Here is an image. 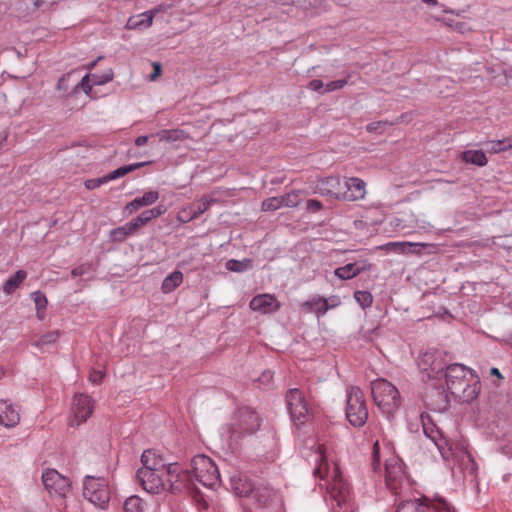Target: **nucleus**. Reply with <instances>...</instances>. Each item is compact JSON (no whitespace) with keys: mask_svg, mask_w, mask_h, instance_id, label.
Instances as JSON below:
<instances>
[{"mask_svg":"<svg viewBox=\"0 0 512 512\" xmlns=\"http://www.w3.org/2000/svg\"><path fill=\"white\" fill-rule=\"evenodd\" d=\"M372 465H373V469H374V471H376V470H377V468H378V466L380 465V462L378 463L377 461H375V460L373 459V463H372Z\"/></svg>","mask_w":512,"mask_h":512,"instance_id":"obj_60","label":"nucleus"},{"mask_svg":"<svg viewBox=\"0 0 512 512\" xmlns=\"http://www.w3.org/2000/svg\"><path fill=\"white\" fill-rule=\"evenodd\" d=\"M420 418H421V423H422V427H423V432L426 435V437L431 439L437 446H439L437 439H438V436H441V432H440L439 428L436 426V424L434 423L431 416L427 413H422Z\"/></svg>","mask_w":512,"mask_h":512,"instance_id":"obj_26","label":"nucleus"},{"mask_svg":"<svg viewBox=\"0 0 512 512\" xmlns=\"http://www.w3.org/2000/svg\"><path fill=\"white\" fill-rule=\"evenodd\" d=\"M443 378L446 389L461 402L472 403L481 392V381L477 373L461 363H450Z\"/></svg>","mask_w":512,"mask_h":512,"instance_id":"obj_1","label":"nucleus"},{"mask_svg":"<svg viewBox=\"0 0 512 512\" xmlns=\"http://www.w3.org/2000/svg\"><path fill=\"white\" fill-rule=\"evenodd\" d=\"M158 192L156 191H149L146 192L142 197H137L131 202H129L126 207L125 211L129 212V214L139 210L142 207L149 206L156 202L158 199Z\"/></svg>","mask_w":512,"mask_h":512,"instance_id":"obj_24","label":"nucleus"},{"mask_svg":"<svg viewBox=\"0 0 512 512\" xmlns=\"http://www.w3.org/2000/svg\"><path fill=\"white\" fill-rule=\"evenodd\" d=\"M201 485L207 488H214L220 482V474L218 468H213L209 473L197 475V479Z\"/></svg>","mask_w":512,"mask_h":512,"instance_id":"obj_33","label":"nucleus"},{"mask_svg":"<svg viewBox=\"0 0 512 512\" xmlns=\"http://www.w3.org/2000/svg\"><path fill=\"white\" fill-rule=\"evenodd\" d=\"M454 512L451 504L441 496L433 499L422 496L419 499L405 500L398 504L396 512Z\"/></svg>","mask_w":512,"mask_h":512,"instance_id":"obj_7","label":"nucleus"},{"mask_svg":"<svg viewBox=\"0 0 512 512\" xmlns=\"http://www.w3.org/2000/svg\"><path fill=\"white\" fill-rule=\"evenodd\" d=\"M42 482L52 496L65 497L70 491V481L55 469H47L42 474Z\"/></svg>","mask_w":512,"mask_h":512,"instance_id":"obj_12","label":"nucleus"},{"mask_svg":"<svg viewBox=\"0 0 512 512\" xmlns=\"http://www.w3.org/2000/svg\"><path fill=\"white\" fill-rule=\"evenodd\" d=\"M386 249L405 254H430L436 251L437 246L429 243H411V242H390L385 245Z\"/></svg>","mask_w":512,"mask_h":512,"instance_id":"obj_15","label":"nucleus"},{"mask_svg":"<svg viewBox=\"0 0 512 512\" xmlns=\"http://www.w3.org/2000/svg\"><path fill=\"white\" fill-rule=\"evenodd\" d=\"M69 77H70V73H67L59 79L58 84H57L58 90H66L67 89V82H68Z\"/></svg>","mask_w":512,"mask_h":512,"instance_id":"obj_54","label":"nucleus"},{"mask_svg":"<svg viewBox=\"0 0 512 512\" xmlns=\"http://www.w3.org/2000/svg\"><path fill=\"white\" fill-rule=\"evenodd\" d=\"M348 78H349V76L347 78L334 80V81H331V82L325 84L324 90L322 91V93H329V92H333V91L342 89L343 87H345L348 84Z\"/></svg>","mask_w":512,"mask_h":512,"instance_id":"obj_46","label":"nucleus"},{"mask_svg":"<svg viewBox=\"0 0 512 512\" xmlns=\"http://www.w3.org/2000/svg\"><path fill=\"white\" fill-rule=\"evenodd\" d=\"M371 267L372 265L368 260H362L338 267L335 269L334 274L341 280H350L362 272L370 271Z\"/></svg>","mask_w":512,"mask_h":512,"instance_id":"obj_18","label":"nucleus"},{"mask_svg":"<svg viewBox=\"0 0 512 512\" xmlns=\"http://www.w3.org/2000/svg\"><path fill=\"white\" fill-rule=\"evenodd\" d=\"M281 207L282 206L279 196L267 198L262 202L261 205V209L263 211H276Z\"/></svg>","mask_w":512,"mask_h":512,"instance_id":"obj_45","label":"nucleus"},{"mask_svg":"<svg viewBox=\"0 0 512 512\" xmlns=\"http://www.w3.org/2000/svg\"><path fill=\"white\" fill-rule=\"evenodd\" d=\"M226 268L233 272H244L253 268V260L250 258L243 260L230 259L226 262Z\"/></svg>","mask_w":512,"mask_h":512,"instance_id":"obj_34","label":"nucleus"},{"mask_svg":"<svg viewBox=\"0 0 512 512\" xmlns=\"http://www.w3.org/2000/svg\"><path fill=\"white\" fill-rule=\"evenodd\" d=\"M142 467H149L151 471L158 473L160 459L155 450H145L141 456Z\"/></svg>","mask_w":512,"mask_h":512,"instance_id":"obj_32","label":"nucleus"},{"mask_svg":"<svg viewBox=\"0 0 512 512\" xmlns=\"http://www.w3.org/2000/svg\"><path fill=\"white\" fill-rule=\"evenodd\" d=\"M286 404L291 420L296 426L304 425L310 418V408L298 388L289 389L286 392Z\"/></svg>","mask_w":512,"mask_h":512,"instance_id":"obj_9","label":"nucleus"},{"mask_svg":"<svg viewBox=\"0 0 512 512\" xmlns=\"http://www.w3.org/2000/svg\"><path fill=\"white\" fill-rule=\"evenodd\" d=\"M372 457L374 458L375 461H377L379 463V457H380V446H379V442L376 441L374 444H373V449H372Z\"/></svg>","mask_w":512,"mask_h":512,"instance_id":"obj_57","label":"nucleus"},{"mask_svg":"<svg viewBox=\"0 0 512 512\" xmlns=\"http://www.w3.org/2000/svg\"><path fill=\"white\" fill-rule=\"evenodd\" d=\"M183 282V274L175 270L162 280V292L168 293L180 286Z\"/></svg>","mask_w":512,"mask_h":512,"instance_id":"obj_30","label":"nucleus"},{"mask_svg":"<svg viewBox=\"0 0 512 512\" xmlns=\"http://www.w3.org/2000/svg\"><path fill=\"white\" fill-rule=\"evenodd\" d=\"M194 209L193 207L190 205L189 207L183 209L182 211H180L178 213V219L180 222L182 223H187L193 219L196 218L195 216V213H194Z\"/></svg>","mask_w":512,"mask_h":512,"instance_id":"obj_47","label":"nucleus"},{"mask_svg":"<svg viewBox=\"0 0 512 512\" xmlns=\"http://www.w3.org/2000/svg\"><path fill=\"white\" fill-rule=\"evenodd\" d=\"M149 139H155L154 136H139L138 138H136L135 140V145L138 146V147H141L143 145H145Z\"/></svg>","mask_w":512,"mask_h":512,"instance_id":"obj_56","label":"nucleus"},{"mask_svg":"<svg viewBox=\"0 0 512 512\" xmlns=\"http://www.w3.org/2000/svg\"><path fill=\"white\" fill-rule=\"evenodd\" d=\"M84 497L100 509H107L110 501V491L105 478L87 476L83 487Z\"/></svg>","mask_w":512,"mask_h":512,"instance_id":"obj_8","label":"nucleus"},{"mask_svg":"<svg viewBox=\"0 0 512 512\" xmlns=\"http://www.w3.org/2000/svg\"><path fill=\"white\" fill-rule=\"evenodd\" d=\"M231 489L240 497H248L254 492V483L247 476L241 473L230 477Z\"/></svg>","mask_w":512,"mask_h":512,"instance_id":"obj_22","label":"nucleus"},{"mask_svg":"<svg viewBox=\"0 0 512 512\" xmlns=\"http://www.w3.org/2000/svg\"><path fill=\"white\" fill-rule=\"evenodd\" d=\"M86 272H87L86 266L85 265H80V266L75 267L74 269H72L71 275L73 277H78V276H82Z\"/></svg>","mask_w":512,"mask_h":512,"instance_id":"obj_55","label":"nucleus"},{"mask_svg":"<svg viewBox=\"0 0 512 512\" xmlns=\"http://www.w3.org/2000/svg\"><path fill=\"white\" fill-rule=\"evenodd\" d=\"M153 14L152 12H144L137 16H132L127 21V27L129 29H142L147 28L152 24Z\"/></svg>","mask_w":512,"mask_h":512,"instance_id":"obj_29","label":"nucleus"},{"mask_svg":"<svg viewBox=\"0 0 512 512\" xmlns=\"http://www.w3.org/2000/svg\"><path fill=\"white\" fill-rule=\"evenodd\" d=\"M216 200L215 199H201L199 201H197L196 203H193L191 204V206L193 207L194 209V213H195V216L196 218L199 217L201 214H203L204 212H206L212 203H215Z\"/></svg>","mask_w":512,"mask_h":512,"instance_id":"obj_43","label":"nucleus"},{"mask_svg":"<svg viewBox=\"0 0 512 512\" xmlns=\"http://www.w3.org/2000/svg\"><path fill=\"white\" fill-rule=\"evenodd\" d=\"M386 471H387V474L388 476L387 477H390V472H389V468L386 466Z\"/></svg>","mask_w":512,"mask_h":512,"instance_id":"obj_64","label":"nucleus"},{"mask_svg":"<svg viewBox=\"0 0 512 512\" xmlns=\"http://www.w3.org/2000/svg\"><path fill=\"white\" fill-rule=\"evenodd\" d=\"M158 215H160V208L158 207L145 211L137 218L126 223L125 225L113 229L110 233V236L113 241L122 242L128 236L135 234L142 226L147 224L152 218H155Z\"/></svg>","mask_w":512,"mask_h":512,"instance_id":"obj_11","label":"nucleus"},{"mask_svg":"<svg viewBox=\"0 0 512 512\" xmlns=\"http://www.w3.org/2000/svg\"><path fill=\"white\" fill-rule=\"evenodd\" d=\"M345 186L343 200L355 201L364 197L366 191L363 180L356 177L345 179Z\"/></svg>","mask_w":512,"mask_h":512,"instance_id":"obj_20","label":"nucleus"},{"mask_svg":"<svg viewBox=\"0 0 512 512\" xmlns=\"http://www.w3.org/2000/svg\"><path fill=\"white\" fill-rule=\"evenodd\" d=\"M41 4H42V3H41L39 0H36V2H35V6H36V7H40V6H41Z\"/></svg>","mask_w":512,"mask_h":512,"instance_id":"obj_63","label":"nucleus"},{"mask_svg":"<svg viewBox=\"0 0 512 512\" xmlns=\"http://www.w3.org/2000/svg\"><path fill=\"white\" fill-rule=\"evenodd\" d=\"M125 512H143L142 500L138 496H130L124 503Z\"/></svg>","mask_w":512,"mask_h":512,"instance_id":"obj_40","label":"nucleus"},{"mask_svg":"<svg viewBox=\"0 0 512 512\" xmlns=\"http://www.w3.org/2000/svg\"><path fill=\"white\" fill-rule=\"evenodd\" d=\"M93 85L94 84H92V82H91L90 74H87L82 78L81 82L76 85L75 90H77L79 87H81V89L84 91V93L89 95L91 93Z\"/></svg>","mask_w":512,"mask_h":512,"instance_id":"obj_48","label":"nucleus"},{"mask_svg":"<svg viewBox=\"0 0 512 512\" xmlns=\"http://www.w3.org/2000/svg\"><path fill=\"white\" fill-rule=\"evenodd\" d=\"M150 65L153 67V72L149 76V80L154 81L160 75V63L151 62Z\"/></svg>","mask_w":512,"mask_h":512,"instance_id":"obj_53","label":"nucleus"},{"mask_svg":"<svg viewBox=\"0 0 512 512\" xmlns=\"http://www.w3.org/2000/svg\"><path fill=\"white\" fill-rule=\"evenodd\" d=\"M114 73L112 69L106 70L102 74H90L91 82L94 85H103L112 81Z\"/></svg>","mask_w":512,"mask_h":512,"instance_id":"obj_42","label":"nucleus"},{"mask_svg":"<svg viewBox=\"0 0 512 512\" xmlns=\"http://www.w3.org/2000/svg\"><path fill=\"white\" fill-rule=\"evenodd\" d=\"M26 277L27 273L24 270H18L14 275L9 277L3 284L4 293L12 294L26 279Z\"/></svg>","mask_w":512,"mask_h":512,"instance_id":"obj_31","label":"nucleus"},{"mask_svg":"<svg viewBox=\"0 0 512 512\" xmlns=\"http://www.w3.org/2000/svg\"><path fill=\"white\" fill-rule=\"evenodd\" d=\"M345 179H341L340 176L324 177L316 185L317 192L322 196L343 200Z\"/></svg>","mask_w":512,"mask_h":512,"instance_id":"obj_13","label":"nucleus"},{"mask_svg":"<svg viewBox=\"0 0 512 512\" xmlns=\"http://www.w3.org/2000/svg\"><path fill=\"white\" fill-rule=\"evenodd\" d=\"M165 469L166 479L162 480V490H167L171 494H180L192 485V473L190 470L183 469L177 462H163L162 470Z\"/></svg>","mask_w":512,"mask_h":512,"instance_id":"obj_6","label":"nucleus"},{"mask_svg":"<svg viewBox=\"0 0 512 512\" xmlns=\"http://www.w3.org/2000/svg\"><path fill=\"white\" fill-rule=\"evenodd\" d=\"M188 137L189 134L182 129L162 130V141L167 143L186 140Z\"/></svg>","mask_w":512,"mask_h":512,"instance_id":"obj_35","label":"nucleus"},{"mask_svg":"<svg viewBox=\"0 0 512 512\" xmlns=\"http://www.w3.org/2000/svg\"><path fill=\"white\" fill-rule=\"evenodd\" d=\"M333 306L334 305H332V307ZM301 307L305 312H315L318 316L324 315L331 308L327 300L323 297L312 298L305 301L302 303Z\"/></svg>","mask_w":512,"mask_h":512,"instance_id":"obj_25","label":"nucleus"},{"mask_svg":"<svg viewBox=\"0 0 512 512\" xmlns=\"http://www.w3.org/2000/svg\"><path fill=\"white\" fill-rule=\"evenodd\" d=\"M293 4H298V5H303L304 2H302L301 0H291Z\"/></svg>","mask_w":512,"mask_h":512,"instance_id":"obj_62","label":"nucleus"},{"mask_svg":"<svg viewBox=\"0 0 512 512\" xmlns=\"http://www.w3.org/2000/svg\"><path fill=\"white\" fill-rule=\"evenodd\" d=\"M509 149H512V139H502L491 142V151L494 153L504 152Z\"/></svg>","mask_w":512,"mask_h":512,"instance_id":"obj_44","label":"nucleus"},{"mask_svg":"<svg viewBox=\"0 0 512 512\" xmlns=\"http://www.w3.org/2000/svg\"><path fill=\"white\" fill-rule=\"evenodd\" d=\"M371 393L380 411L388 418L393 417L401 404L398 389L385 379H377L371 382Z\"/></svg>","mask_w":512,"mask_h":512,"instance_id":"obj_3","label":"nucleus"},{"mask_svg":"<svg viewBox=\"0 0 512 512\" xmlns=\"http://www.w3.org/2000/svg\"><path fill=\"white\" fill-rule=\"evenodd\" d=\"M262 418L248 406L239 407L235 412V421L227 426L229 439L238 443L247 436L255 434L261 427Z\"/></svg>","mask_w":512,"mask_h":512,"instance_id":"obj_2","label":"nucleus"},{"mask_svg":"<svg viewBox=\"0 0 512 512\" xmlns=\"http://www.w3.org/2000/svg\"><path fill=\"white\" fill-rule=\"evenodd\" d=\"M448 363L445 362L443 358V353L438 351L436 361L429 367L427 371L428 380L432 378H443V374L446 372V367H448Z\"/></svg>","mask_w":512,"mask_h":512,"instance_id":"obj_28","label":"nucleus"},{"mask_svg":"<svg viewBox=\"0 0 512 512\" xmlns=\"http://www.w3.org/2000/svg\"><path fill=\"white\" fill-rule=\"evenodd\" d=\"M137 479L142 488L150 494H158L160 490V476L151 471L149 467H141L137 471Z\"/></svg>","mask_w":512,"mask_h":512,"instance_id":"obj_17","label":"nucleus"},{"mask_svg":"<svg viewBox=\"0 0 512 512\" xmlns=\"http://www.w3.org/2000/svg\"><path fill=\"white\" fill-rule=\"evenodd\" d=\"M250 308L261 313L275 312L280 308V304L274 295H257L250 301Z\"/></svg>","mask_w":512,"mask_h":512,"instance_id":"obj_19","label":"nucleus"},{"mask_svg":"<svg viewBox=\"0 0 512 512\" xmlns=\"http://www.w3.org/2000/svg\"><path fill=\"white\" fill-rule=\"evenodd\" d=\"M192 482L197 479V475L209 473L213 468H218L213 460L206 455H196L191 460Z\"/></svg>","mask_w":512,"mask_h":512,"instance_id":"obj_23","label":"nucleus"},{"mask_svg":"<svg viewBox=\"0 0 512 512\" xmlns=\"http://www.w3.org/2000/svg\"><path fill=\"white\" fill-rule=\"evenodd\" d=\"M162 22H165V26L162 25V34H165L167 38L183 32L188 27L186 21L180 14L173 12L168 13L163 8Z\"/></svg>","mask_w":512,"mask_h":512,"instance_id":"obj_16","label":"nucleus"},{"mask_svg":"<svg viewBox=\"0 0 512 512\" xmlns=\"http://www.w3.org/2000/svg\"><path fill=\"white\" fill-rule=\"evenodd\" d=\"M20 422L19 411L8 401L0 400V424L7 427H15Z\"/></svg>","mask_w":512,"mask_h":512,"instance_id":"obj_21","label":"nucleus"},{"mask_svg":"<svg viewBox=\"0 0 512 512\" xmlns=\"http://www.w3.org/2000/svg\"><path fill=\"white\" fill-rule=\"evenodd\" d=\"M273 380V372L270 370H264L262 374L259 376L258 381L265 386H268L271 384Z\"/></svg>","mask_w":512,"mask_h":512,"instance_id":"obj_50","label":"nucleus"},{"mask_svg":"<svg viewBox=\"0 0 512 512\" xmlns=\"http://www.w3.org/2000/svg\"><path fill=\"white\" fill-rule=\"evenodd\" d=\"M147 163L148 162H139V163H134V164L119 167L118 169L112 171L111 173H109L103 177L92 178V179L86 180L84 182V185L88 190L96 189V188L100 187L102 184H105L109 181L121 178V177L127 175L128 173L145 166Z\"/></svg>","mask_w":512,"mask_h":512,"instance_id":"obj_14","label":"nucleus"},{"mask_svg":"<svg viewBox=\"0 0 512 512\" xmlns=\"http://www.w3.org/2000/svg\"><path fill=\"white\" fill-rule=\"evenodd\" d=\"M346 419L355 428L363 427L368 420V408L363 391L358 386L347 389Z\"/></svg>","mask_w":512,"mask_h":512,"instance_id":"obj_5","label":"nucleus"},{"mask_svg":"<svg viewBox=\"0 0 512 512\" xmlns=\"http://www.w3.org/2000/svg\"><path fill=\"white\" fill-rule=\"evenodd\" d=\"M96 65V61H93L92 63H90L88 66H87V69L88 70H91L94 68V66Z\"/></svg>","mask_w":512,"mask_h":512,"instance_id":"obj_61","label":"nucleus"},{"mask_svg":"<svg viewBox=\"0 0 512 512\" xmlns=\"http://www.w3.org/2000/svg\"><path fill=\"white\" fill-rule=\"evenodd\" d=\"M103 377H104V373L102 371L93 370L89 374V381L95 385H98L102 382Z\"/></svg>","mask_w":512,"mask_h":512,"instance_id":"obj_51","label":"nucleus"},{"mask_svg":"<svg viewBox=\"0 0 512 512\" xmlns=\"http://www.w3.org/2000/svg\"><path fill=\"white\" fill-rule=\"evenodd\" d=\"M450 395L441 378H432L425 382L421 399L429 410L443 413L450 407Z\"/></svg>","mask_w":512,"mask_h":512,"instance_id":"obj_4","label":"nucleus"},{"mask_svg":"<svg viewBox=\"0 0 512 512\" xmlns=\"http://www.w3.org/2000/svg\"><path fill=\"white\" fill-rule=\"evenodd\" d=\"M461 159L465 163L483 167L487 164L488 159L482 150H466L461 154Z\"/></svg>","mask_w":512,"mask_h":512,"instance_id":"obj_27","label":"nucleus"},{"mask_svg":"<svg viewBox=\"0 0 512 512\" xmlns=\"http://www.w3.org/2000/svg\"><path fill=\"white\" fill-rule=\"evenodd\" d=\"M281 206L285 207H296L301 202V196L299 191H291L289 193L279 196Z\"/></svg>","mask_w":512,"mask_h":512,"instance_id":"obj_38","label":"nucleus"},{"mask_svg":"<svg viewBox=\"0 0 512 512\" xmlns=\"http://www.w3.org/2000/svg\"><path fill=\"white\" fill-rule=\"evenodd\" d=\"M424 3L430 5V6H436L438 4L437 0H422Z\"/></svg>","mask_w":512,"mask_h":512,"instance_id":"obj_59","label":"nucleus"},{"mask_svg":"<svg viewBox=\"0 0 512 512\" xmlns=\"http://www.w3.org/2000/svg\"><path fill=\"white\" fill-rule=\"evenodd\" d=\"M32 298H33V301L35 303V307L37 310V317L39 320H43L44 319V311L48 304L47 298L40 291L33 292Z\"/></svg>","mask_w":512,"mask_h":512,"instance_id":"obj_37","label":"nucleus"},{"mask_svg":"<svg viewBox=\"0 0 512 512\" xmlns=\"http://www.w3.org/2000/svg\"><path fill=\"white\" fill-rule=\"evenodd\" d=\"M95 409L94 399L85 393L75 394L71 403L70 426H79L86 422Z\"/></svg>","mask_w":512,"mask_h":512,"instance_id":"obj_10","label":"nucleus"},{"mask_svg":"<svg viewBox=\"0 0 512 512\" xmlns=\"http://www.w3.org/2000/svg\"><path fill=\"white\" fill-rule=\"evenodd\" d=\"M354 298L362 308H368L373 303V296L369 291H356Z\"/></svg>","mask_w":512,"mask_h":512,"instance_id":"obj_41","label":"nucleus"},{"mask_svg":"<svg viewBox=\"0 0 512 512\" xmlns=\"http://www.w3.org/2000/svg\"><path fill=\"white\" fill-rule=\"evenodd\" d=\"M323 208V204L321 201L317 199H309L306 202V210L309 213H317Z\"/></svg>","mask_w":512,"mask_h":512,"instance_id":"obj_49","label":"nucleus"},{"mask_svg":"<svg viewBox=\"0 0 512 512\" xmlns=\"http://www.w3.org/2000/svg\"><path fill=\"white\" fill-rule=\"evenodd\" d=\"M439 350H431L422 353L418 360V367L422 372H427L429 367L436 361Z\"/></svg>","mask_w":512,"mask_h":512,"instance_id":"obj_36","label":"nucleus"},{"mask_svg":"<svg viewBox=\"0 0 512 512\" xmlns=\"http://www.w3.org/2000/svg\"><path fill=\"white\" fill-rule=\"evenodd\" d=\"M59 338L58 331H51L42 335L39 339L33 341V345L39 349H44L46 345L55 343Z\"/></svg>","mask_w":512,"mask_h":512,"instance_id":"obj_39","label":"nucleus"},{"mask_svg":"<svg viewBox=\"0 0 512 512\" xmlns=\"http://www.w3.org/2000/svg\"><path fill=\"white\" fill-rule=\"evenodd\" d=\"M324 86L325 84L323 83L322 80L313 79L308 83L307 88H309L312 91H320L321 89L324 88Z\"/></svg>","mask_w":512,"mask_h":512,"instance_id":"obj_52","label":"nucleus"},{"mask_svg":"<svg viewBox=\"0 0 512 512\" xmlns=\"http://www.w3.org/2000/svg\"><path fill=\"white\" fill-rule=\"evenodd\" d=\"M490 375L497 377L499 380L503 379V375L501 374L500 370L496 367L490 368Z\"/></svg>","mask_w":512,"mask_h":512,"instance_id":"obj_58","label":"nucleus"}]
</instances>
